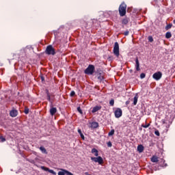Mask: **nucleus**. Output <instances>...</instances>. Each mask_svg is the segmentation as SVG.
<instances>
[{"label":"nucleus","instance_id":"obj_35","mask_svg":"<svg viewBox=\"0 0 175 175\" xmlns=\"http://www.w3.org/2000/svg\"><path fill=\"white\" fill-rule=\"evenodd\" d=\"M107 147H111L113 146V144H111V142L110 141L107 143Z\"/></svg>","mask_w":175,"mask_h":175},{"label":"nucleus","instance_id":"obj_47","mask_svg":"<svg viewBox=\"0 0 175 175\" xmlns=\"http://www.w3.org/2000/svg\"><path fill=\"white\" fill-rule=\"evenodd\" d=\"M52 96H54V95H52Z\"/></svg>","mask_w":175,"mask_h":175},{"label":"nucleus","instance_id":"obj_13","mask_svg":"<svg viewBox=\"0 0 175 175\" xmlns=\"http://www.w3.org/2000/svg\"><path fill=\"white\" fill-rule=\"evenodd\" d=\"M99 126V123L98 122H93L91 123V128H93L94 129H96Z\"/></svg>","mask_w":175,"mask_h":175},{"label":"nucleus","instance_id":"obj_1","mask_svg":"<svg viewBox=\"0 0 175 175\" xmlns=\"http://www.w3.org/2000/svg\"><path fill=\"white\" fill-rule=\"evenodd\" d=\"M119 14L120 17H124L126 14V4L124 2L119 6Z\"/></svg>","mask_w":175,"mask_h":175},{"label":"nucleus","instance_id":"obj_22","mask_svg":"<svg viewBox=\"0 0 175 175\" xmlns=\"http://www.w3.org/2000/svg\"><path fill=\"white\" fill-rule=\"evenodd\" d=\"M78 133H79L82 140H85V137H84V135L81 132V129H78Z\"/></svg>","mask_w":175,"mask_h":175},{"label":"nucleus","instance_id":"obj_37","mask_svg":"<svg viewBox=\"0 0 175 175\" xmlns=\"http://www.w3.org/2000/svg\"><path fill=\"white\" fill-rule=\"evenodd\" d=\"M142 126L143 127V128H148V126H150V124H142Z\"/></svg>","mask_w":175,"mask_h":175},{"label":"nucleus","instance_id":"obj_36","mask_svg":"<svg viewBox=\"0 0 175 175\" xmlns=\"http://www.w3.org/2000/svg\"><path fill=\"white\" fill-rule=\"evenodd\" d=\"M154 134L156 135V136H160L159 131L158 130L155 131Z\"/></svg>","mask_w":175,"mask_h":175},{"label":"nucleus","instance_id":"obj_18","mask_svg":"<svg viewBox=\"0 0 175 175\" xmlns=\"http://www.w3.org/2000/svg\"><path fill=\"white\" fill-rule=\"evenodd\" d=\"M137 99H139V95L137 94H136L135 97L133 98L134 106H136V105H137Z\"/></svg>","mask_w":175,"mask_h":175},{"label":"nucleus","instance_id":"obj_16","mask_svg":"<svg viewBox=\"0 0 175 175\" xmlns=\"http://www.w3.org/2000/svg\"><path fill=\"white\" fill-rule=\"evenodd\" d=\"M92 154H94L95 157L99 156V151L96 148H92Z\"/></svg>","mask_w":175,"mask_h":175},{"label":"nucleus","instance_id":"obj_6","mask_svg":"<svg viewBox=\"0 0 175 175\" xmlns=\"http://www.w3.org/2000/svg\"><path fill=\"white\" fill-rule=\"evenodd\" d=\"M152 78L158 81L159 80H161L162 79V72L161 71H158L153 74Z\"/></svg>","mask_w":175,"mask_h":175},{"label":"nucleus","instance_id":"obj_4","mask_svg":"<svg viewBox=\"0 0 175 175\" xmlns=\"http://www.w3.org/2000/svg\"><path fill=\"white\" fill-rule=\"evenodd\" d=\"M113 54L117 57H120V44L117 42L114 43Z\"/></svg>","mask_w":175,"mask_h":175},{"label":"nucleus","instance_id":"obj_26","mask_svg":"<svg viewBox=\"0 0 175 175\" xmlns=\"http://www.w3.org/2000/svg\"><path fill=\"white\" fill-rule=\"evenodd\" d=\"M4 142H6V138L3 137V136H0V142L3 143Z\"/></svg>","mask_w":175,"mask_h":175},{"label":"nucleus","instance_id":"obj_8","mask_svg":"<svg viewBox=\"0 0 175 175\" xmlns=\"http://www.w3.org/2000/svg\"><path fill=\"white\" fill-rule=\"evenodd\" d=\"M42 170H44V172H49V173H51V174L53 175H57V172H55L53 170H50L49 167H44V166H41Z\"/></svg>","mask_w":175,"mask_h":175},{"label":"nucleus","instance_id":"obj_28","mask_svg":"<svg viewBox=\"0 0 175 175\" xmlns=\"http://www.w3.org/2000/svg\"><path fill=\"white\" fill-rule=\"evenodd\" d=\"M24 113H26V114H29V109L28 107H25Z\"/></svg>","mask_w":175,"mask_h":175},{"label":"nucleus","instance_id":"obj_29","mask_svg":"<svg viewBox=\"0 0 175 175\" xmlns=\"http://www.w3.org/2000/svg\"><path fill=\"white\" fill-rule=\"evenodd\" d=\"M77 110L79 113H80V114H83V110H81V108L80 107H78L77 108Z\"/></svg>","mask_w":175,"mask_h":175},{"label":"nucleus","instance_id":"obj_12","mask_svg":"<svg viewBox=\"0 0 175 175\" xmlns=\"http://www.w3.org/2000/svg\"><path fill=\"white\" fill-rule=\"evenodd\" d=\"M94 76H99V75H102V73H103V71L100 69V68H96L95 70L94 68Z\"/></svg>","mask_w":175,"mask_h":175},{"label":"nucleus","instance_id":"obj_3","mask_svg":"<svg viewBox=\"0 0 175 175\" xmlns=\"http://www.w3.org/2000/svg\"><path fill=\"white\" fill-rule=\"evenodd\" d=\"M45 54L47 55H54L56 54L55 49L53 47V45H48L45 50Z\"/></svg>","mask_w":175,"mask_h":175},{"label":"nucleus","instance_id":"obj_14","mask_svg":"<svg viewBox=\"0 0 175 175\" xmlns=\"http://www.w3.org/2000/svg\"><path fill=\"white\" fill-rule=\"evenodd\" d=\"M100 109H102L101 106H95L92 110V113H96V111H99V110H100Z\"/></svg>","mask_w":175,"mask_h":175},{"label":"nucleus","instance_id":"obj_20","mask_svg":"<svg viewBox=\"0 0 175 175\" xmlns=\"http://www.w3.org/2000/svg\"><path fill=\"white\" fill-rule=\"evenodd\" d=\"M128 23H129V18L126 17L122 21V24H123L124 25H126Z\"/></svg>","mask_w":175,"mask_h":175},{"label":"nucleus","instance_id":"obj_38","mask_svg":"<svg viewBox=\"0 0 175 175\" xmlns=\"http://www.w3.org/2000/svg\"><path fill=\"white\" fill-rule=\"evenodd\" d=\"M124 35L125 36H128V35H129V31H126L124 33Z\"/></svg>","mask_w":175,"mask_h":175},{"label":"nucleus","instance_id":"obj_39","mask_svg":"<svg viewBox=\"0 0 175 175\" xmlns=\"http://www.w3.org/2000/svg\"><path fill=\"white\" fill-rule=\"evenodd\" d=\"M45 92L46 94V96L50 95V92H49V90L46 89Z\"/></svg>","mask_w":175,"mask_h":175},{"label":"nucleus","instance_id":"obj_15","mask_svg":"<svg viewBox=\"0 0 175 175\" xmlns=\"http://www.w3.org/2000/svg\"><path fill=\"white\" fill-rule=\"evenodd\" d=\"M96 77L98 80H99L100 81H102L103 80L105 79V72L101 73V75H99Z\"/></svg>","mask_w":175,"mask_h":175},{"label":"nucleus","instance_id":"obj_41","mask_svg":"<svg viewBox=\"0 0 175 175\" xmlns=\"http://www.w3.org/2000/svg\"><path fill=\"white\" fill-rule=\"evenodd\" d=\"M41 81H42V83H43V81H44V77L41 76Z\"/></svg>","mask_w":175,"mask_h":175},{"label":"nucleus","instance_id":"obj_19","mask_svg":"<svg viewBox=\"0 0 175 175\" xmlns=\"http://www.w3.org/2000/svg\"><path fill=\"white\" fill-rule=\"evenodd\" d=\"M46 99L51 103V106H53V103L54 102V99L51 98V96L50 94L46 96Z\"/></svg>","mask_w":175,"mask_h":175},{"label":"nucleus","instance_id":"obj_17","mask_svg":"<svg viewBox=\"0 0 175 175\" xmlns=\"http://www.w3.org/2000/svg\"><path fill=\"white\" fill-rule=\"evenodd\" d=\"M137 151L138 152H143L144 151V146H143L142 144L138 145Z\"/></svg>","mask_w":175,"mask_h":175},{"label":"nucleus","instance_id":"obj_33","mask_svg":"<svg viewBox=\"0 0 175 175\" xmlns=\"http://www.w3.org/2000/svg\"><path fill=\"white\" fill-rule=\"evenodd\" d=\"M75 95H76V92H75V91H71L70 94V96H75Z\"/></svg>","mask_w":175,"mask_h":175},{"label":"nucleus","instance_id":"obj_5","mask_svg":"<svg viewBox=\"0 0 175 175\" xmlns=\"http://www.w3.org/2000/svg\"><path fill=\"white\" fill-rule=\"evenodd\" d=\"M91 161L98 163V165H103V159L100 156H98V157H91Z\"/></svg>","mask_w":175,"mask_h":175},{"label":"nucleus","instance_id":"obj_32","mask_svg":"<svg viewBox=\"0 0 175 175\" xmlns=\"http://www.w3.org/2000/svg\"><path fill=\"white\" fill-rule=\"evenodd\" d=\"M109 105H110V106H114V99H111L109 101Z\"/></svg>","mask_w":175,"mask_h":175},{"label":"nucleus","instance_id":"obj_43","mask_svg":"<svg viewBox=\"0 0 175 175\" xmlns=\"http://www.w3.org/2000/svg\"><path fill=\"white\" fill-rule=\"evenodd\" d=\"M166 166H167V163H165V164L164 165V167H166Z\"/></svg>","mask_w":175,"mask_h":175},{"label":"nucleus","instance_id":"obj_31","mask_svg":"<svg viewBox=\"0 0 175 175\" xmlns=\"http://www.w3.org/2000/svg\"><path fill=\"white\" fill-rule=\"evenodd\" d=\"M146 77V73L142 72L140 75V79H144Z\"/></svg>","mask_w":175,"mask_h":175},{"label":"nucleus","instance_id":"obj_45","mask_svg":"<svg viewBox=\"0 0 175 175\" xmlns=\"http://www.w3.org/2000/svg\"><path fill=\"white\" fill-rule=\"evenodd\" d=\"M163 124H165V121H163Z\"/></svg>","mask_w":175,"mask_h":175},{"label":"nucleus","instance_id":"obj_11","mask_svg":"<svg viewBox=\"0 0 175 175\" xmlns=\"http://www.w3.org/2000/svg\"><path fill=\"white\" fill-rule=\"evenodd\" d=\"M49 113H50L51 116H55V113H57V108L53 107V104H52V106L51 104V109L49 110Z\"/></svg>","mask_w":175,"mask_h":175},{"label":"nucleus","instance_id":"obj_25","mask_svg":"<svg viewBox=\"0 0 175 175\" xmlns=\"http://www.w3.org/2000/svg\"><path fill=\"white\" fill-rule=\"evenodd\" d=\"M172 25H173L172 23L167 25L165 27V30L167 31V30L170 29V28H172Z\"/></svg>","mask_w":175,"mask_h":175},{"label":"nucleus","instance_id":"obj_24","mask_svg":"<svg viewBox=\"0 0 175 175\" xmlns=\"http://www.w3.org/2000/svg\"><path fill=\"white\" fill-rule=\"evenodd\" d=\"M165 38H166V39H170V38H172V33L170 31H167L165 33Z\"/></svg>","mask_w":175,"mask_h":175},{"label":"nucleus","instance_id":"obj_23","mask_svg":"<svg viewBox=\"0 0 175 175\" xmlns=\"http://www.w3.org/2000/svg\"><path fill=\"white\" fill-rule=\"evenodd\" d=\"M40 151L42 152V154H47V150H46L44 146L40 147Z\"/></svg>","mask_w":175,"mask_h":175},{"label":"nucleus","instance_id":"obj_42","mask_svg":"<svg viewBox=\"0 0 175 175\" xmlns=\"http://www.w3.org/2000/svg\"><path fill=\"white\" fill-rule=\"evenodd\" d=\"M130 73H132L133 72V70H129Z\"/></svg>","mask_w":175,"mask_h":175},{"label":"nucleus","instance_id":"obj_2","mask_svg":"<svg viewBox=\"0 0 175 175\" xmlns=\"http://www.w3.org/2000/svg\"><path fill=\"white\" fill-rule=\"evenodd\" d=\"M95 72V66L90 64L88 68L84 70L85 75H88L89 76L94 75Z\"/></svg>","mask_w":175,"mask_h":175},{"label":"nucleus","instance_id":"obj_10","mask_svg":"<svg viewBox=\"0 0 175 175\" xmlns=\"http://www.w3.org/2000/svg\"><path fill=\"white\" fill-rule=\"evenodd\" d=\"M135 69L137 72L140 71V63L139 62V57L135 58Z\"/></svg>","mask_w":175,"mask_h":175},{"label":"nucleus","instance_id":"obj_44","mask_svg":"<svg viewBox=\"0 0 175 175\" xmlns=\"http://www.w3.org/2000/svg\"><path fill=\"white\" fill-rule=\"evenodd\" d=\"M174 24H175V19L173 21Z\"/></svg>","mask_w":175,"mask_h":175},{"label":"nucleus","instance_id":"obj_34","mask_svg":"<svg viewBox=\"0 0 175 175\" xmlns=\"http://www.w3.org/2000/svg\"><path fill=\"white\" fill-rule=\"evenodd\" d=\"M27 161H28V162H29L30 163H33V165H35V160L27 159Z\"/></svg>","mask_w":175,"mask_h":175},{"label":"nucleus","instance_id":"obj_21","mask_svg":"<svg viewBox=\"0 0 175 175\" xmlns=\"http://www.w3.org/2000/svg\"><path fill=\"white\" fill-rule=\"evenodd\" d=\"M159 160L158 159V157L157 156H153L151 158V162L157 163V162H159Z\"/></svg>","mask_w":175,"mask_h":175},{"label":"nucleus","instance_id":"obj_30","mask_svg":"<svg viewBox=\"0 0 175 175\" xmlns=\"http://www.w3.org/2000/svg\"><path fill=\"white\" fill-rule=\"evenodd\" d=\"M114 129H112L109 133H108V135L109 136H113V135H114Z\"/></svg>","mask_w":175,"mask_h":175},{"label":"nucleus","instance_id":"obj_40","mask_svg":"<svg viewBox=\"0 0 175 175\" xmlns=\"http://www.w3.org/2000/svg\"><path fill=\"white\" fill-rule=\"evenodd\" d=\"M130 103H131V100L126 101V106H128V105H129Z\"/></svg>","mask_w":175,"mask_h":175},{"label":"nucleus","instance_id":"obj_46","mask_svg":"<svg viewBox=\"0 0 175 175\" xmlns=\"http://www.w3.org/2000/svg\"><path fill=\"white\" fill-rule=\"evenodd\" d=\"M135 73H136V71H135Z\"/></svg>","mask_w":175,"mask_h":175},{"label":"nucleus","instance_id":"obj_7","mask_svg":"<svg viewBox=\"0 0 175 175\" xmlns=\"http://www.w3.org/2000/svg\"><path fill=\"white\" fill-rule=\"evenodd\" d=\"M116 118H120L122 116V109L120 108H117L114 112Z\"/></svg>","mask_w":175,"mask_h":175},{"label":"nucleus","instance_id":"obj_27","mask_svg":"<svg viewBox=\"0 0 175 175\" xmlns=\"http://www.w3.org/2000/svg\"><path fill=\"white\" fill-rule=\"evenodd\" d=\"M148 42H150V43H152V42H154V38L151 36L148 37Z\"/></svg>","mask_w":175,"mask_h":175},{"label":"nucleus","instance_id":"obj_9","mask_svg":"<svg viewBox=\"0 0 175 175\" xmlns=\"http://www.w3.org/2000/svg\"><path fill=\"white\" fill-rule=\"evenodd\" d=\"M18 115V111H17L16 109H12L10 111V117H17V116Z\"/></svg>","mask_w":175,"mask_h":175}]
</instances>
